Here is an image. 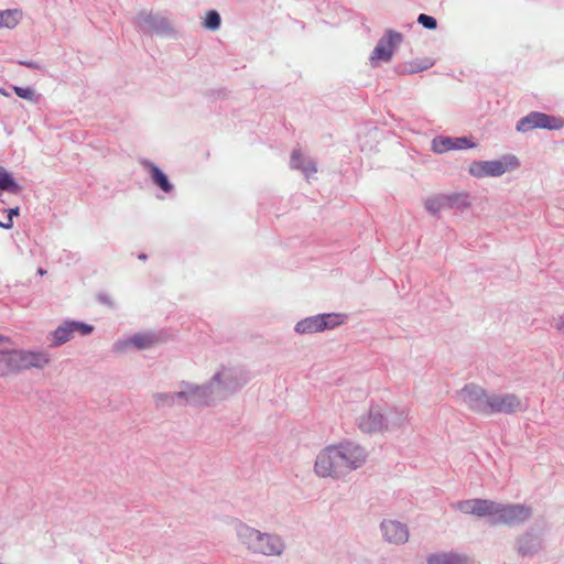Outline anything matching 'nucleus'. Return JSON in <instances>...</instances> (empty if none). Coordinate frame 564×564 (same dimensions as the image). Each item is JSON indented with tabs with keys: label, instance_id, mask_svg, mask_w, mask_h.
<instances>
[{
	"label": "nucleus",
	"instance_id": "obj_1",
	"mask_svg": "<svg viewBox=\"0 0 564 564\" xmlns=\"http://www.w3.org/2000/svg\"><path fill=\"white\" fill-rule=\"evenodd\" d=\"M405 422L404 413L392 410L384 413L380 406L376 405L359 417L358 426L365 433H381L400 429Z\"/></svg>",
	"mask_w": 564,
	"mask_h": 564
},
{
	"label": "nucleus",
	"instance_id": "obj_2",
	"mask_svg": "<svg viewBox=\"0 0 564 564\" xmlns=\"http://www.w3.org/2000/svg\"><path fill=\"white\" fill-rule=\"evenodd\" d=\"M239 535L243 543L254 553L275 555L282 552L283 543L279 536L263 534L251 528H243Z\"/></svg>",
	"mask_w": 564,
	"mask_h": 564
},
{
	"label": "nucleus",
	"instance_id": "obj_3",
	"mask_svg": "<svg viewBox=\"0 0 564 564\" xmlns=\"http://www.w3.org/2000/svg\"><path fill=\"white\" fill-rule=\"evenodd\" d=\"M520 166V161L516 155H503L499 160L477 161L470 164L469 173L478 178L487 176H500L508 171Z\"/></svg>",
	"mask_w": 564,
	"mask_h": 564
},
{
	"label": "nucleus",
	"instance_id": "obj_4",
	"mask_svg": "<svg viewBox=\"0 0 564 564\" xmlns=\"http://www.w3.org/2000/svg\"><path fill=\"white\" fill-rule=\"evenodd\" d=\"M338 449L334 445L325 447L316 457L315 473L323 478H339L345 476Z\"/></svg>",
	"mask_w": 564,
	"mask_h": 564
},
{
	"label": "nucleus",
	"instance_id": "obj_5",
	"mask_svg": "<svg viewBox=\"0 0 564 564\" xmlns=\"http://www.w3.org/2000/svg\"><path fill=\"white\" fill-rule=\"evenodd\" d=\"M563 127L564 121L561 118L536 111L530 112L517 123V130L519 132H528L538 128L558 130Z\"/></svg>",
	"mask_w": 564,
	"mask_h": 564
},
{
	"label": "nucleus",
	"instance_id": "obj_6",
	"mask_svg": "<svg viewBox=\"0 0 564 564\" xmlns=\"http://www.w3.org/2000/svg\"><path fill=\"white\" fill-rule=\"evenodd\" d=\"M459 397L469 410L488 415L490 394L484 388L476 384H467L460 390Z\"/></svg>",
	"mask_w": 564,
	"mask_h": 564
},
{
	"label": "nucleus",
	"instance_id": "obj_7",
	"mask_svg": "<svg viewBox=\"0 0 564 564\" xmlns=\"http://www.w3.org/2000/svg\"><path fill=\"white\" fill-rule=\"evenodd\" d=\"M338 449L345 475L360 468L367 462L366 451L354 443H340L334 445Z\"/></svg>",
	"mask_w": 564,
	"mask_h": 564
},
{
	"label": "nucleus",
	"instance_id": "obj_8",
	"mask_svg": "<svg viewBox=\"0 0 564 564\" xmlns=\"http://www.w3.org/2000/svg\"><path fill=\"white\" fill-rule=\"evenodd\" d=\"M532 514L531 508L524 505H501L498 503L495 524L514 525L528 520Z\"/></svg>",
	"mask_w": 564,
	"mask_h": 564
},
{
	"label": "nucleus",
	"instance_id": "obj_9",
	"mask_svg": "<svg viewBox=\"0 0 564 564\" xmlns=\"http://www.w3.org/2000/svg\"><path fill=\"white\" fill-rule=\"evenodd\" d=\"M524 410L525 406L517 394H490L488 415L495 413L511 414Z\"/></svg>",
	"mask_w": 564,
	"mask_h": 564
},
{
	"label": "nucleus",
	"instance_id": "obj_10",
	"mask_svg": "<svg viewBox=\"0 0 564 564\" xmlns=\"http://www.w3.org/2000/svg\"><path fill=\"white\" fill-rule=\"evenodd\" d=\"M403 35L397 31H388L386 36L381 39L375 50L371 53L372 61H384L391 59L394 48L402 42Z\"/></svg>",
	"mask_w": 564,
	"mask_h": 564
},
{
	"label": "nucleus",
	"instance_id": "obj_11",
	"mask_svg": "<svg viewBox=\"0 0 564 564\" xmlns=\"http://www.w3.org/2000/svg\"><path fill=\"white\" fill-rule=\"evenodd\" d=\"M456 508L467 514L477 517H496L498 502L487 499H469L456 503Z\"/></svg>",
	"mask_w": 564,
	"mask_h": 564
},
{
	"label": "nucleus",
	"instance_id": "obj_12",
	"mask_svg": "<svg viewBox=\"0 0 564 564\" xmlns=\"http://www.w3.org/2000/svg\"><path fill=\"white\" fill-rule=\"evenodd\" d=\"M476 144L467 137L449 138L437 137L432 141V150L435 153H445L451 150H464L475 148Z\"/></svg>",
	"mask_w": 564,
	"mask_h": 564
},
{
	"label": "nucleus",
	"instance_id": "obj_13",
	"mask_svg": "<svg viewBox=\"0 0 564 564\" xmlns=\"http://www.w3.org/2000/svg\"><path fill=\"white\" fill-rule=\"evenodd\" d=\"M93 326L80 323V322H65L63 325L57 327L54 332V344L62 345L68 341L72 338L74 333H79L80 335H88L93 332Z\"/></svg>",
	"mask_w": 564,
	"mask_h": 564
},
{
	"label": "nucleus",
	"instance_id": "obj_14",
	"mask_svg": "<svg viewBox=\"0 0 564 564\" xmlns=\"http://www.w3.org/2000/svg\"><path fill=\"white\" fill-rule=\"evenodd\" d=\"M15 371L30 367L41 368L48 364L45 352L17 351L14 350Z\"/></svg>",
	"mask_w": 564,
	"mask_h": 564
},
{
	"label": "nucleus",
	"instance_id": "obj_15",
	"mask_svg": "<svg viewBox=\"0 0 564 564\" xmlns=\"http://www.w3.org/2000/svg\"><path fill=\"white\" fill-rule=\"evenodd\" d=\"M381 530L387 541L391 543H404L409 539V531L406 527L398 521H383L381 523Z\"/></svg>",
	"mask_w": 564,
	"mask_h": 564
},
{
	"label": "nucleus",
	"instance_id": "obj_16",
	"mask_svg": "<svg viewBox=\"0 0 564 564\" xmlns=\"http://www.w3.org/2000/svg\"><path fill=\"white\" fill-rule=\"evenodd\" d=\"M23 13L20 9L0 11V28L13 29L22 20Z\"/></svg>",
	"mask_w": 564,
	"mask_h": 564
},
{
	"label": "nucleus",
	"instance_id": "obj_17",
	"mask_svg": "<svg viewBox=\"0 0 564 564\" xmlns=\"http://www.w3.org/2000/svg\"><path fill=\"white\" fill-rule=\"evenodd\" d=\"M460 198L465 199L466 196L463 195H454V196H446L443 198L434 197L426 200V208L432 213H437L443 206H454L457 200Z\"/></svg>",
	"mask_w": 564,
	"mask_h": 564
},
{
	"label": "nucleus",
	"instance_id": "obj_18",
	"mask_svg": "<svg viewBox=\"0 0 564 564\" xmlns=\"http://www.w3.org/2000/svg\"><path fill=\"white\" fill-rule=\"evenodd\" d=\"M321 315L307 317L299 322L295 326V330L300 334H312L322 332Z\"/></svg>",
	"mask_w": 564,
	"mask_h": 564
},
{
	"label": "nucleus",
	"instance_id": "obj_19",
	"mask_svg": "<svg viewBox=\"0 0 564 564\" xmlns=\"http://www.w3.org/2000/svg\"><path fill=\"white\" fill-rule=\"evenodd\" d=\"M429 564H467V560L455 553L434 554L427 558Z\"/></svg>",
	"mask_w": 564,
	"mask_h": 564
},
{
	"label": "nucleus",
	"instance_id": "obj_20",
	"mask_svg": "<svg viewBox=\"0 0 564 564\" xmlns=\"http://www.w3.org/2000/svg\"><path fill=\"white\" fill-rule=\"evenodd\" d=\"M149 170L154 184H156L163 192L170 193L173 188L167 180V176L155 165L150 164Z\"/></svg>",
	"mask_w": 564,
	"mask_h": 564
},
{
	"label": "nucleus",
	"instance_id": "obj_21",
	"mask_svg": "<svg viewBox=\"0 0 564 564\" xmlns=\"http://www.w3.org/2000/svg\"><path fill=\"white\" fill-rule=\"evenodd\" d=\"M207 394V388L189 387L187 390L176 394L178 398H185L189 403H200L202 399Z\"/></svg>",
	"mask_w": 564,
	"mask_h": 564
},
{
	"label": "nucleus",
	"instance_id": "obj_22",
	"mask_svg": "<svg viewBox=\"0 0 564 564\" xmlns=\"http://www.w3.org/2000/svg\"><path fill=\"white\" fill-rule=\"evenodd\" d=\"M15 371L13 351H0V376H7Z\"/></svg>",
	"mask_w": 564,
	"mask_h": 564
},
{
	"label": "nucleus",
	"instance_id": "obj_23",
	"mask_svg": "<svg viewBox=\"0 0 564 564\" xmlns=\"http://www.w3.org/2000/svg\"><path fill=\"white\" fill-rule=\"evenodd\" d=\"M0 189L1 191H10L12 193L19 192V185L14 182V180L10 176V174L0 166Z\"/></svg>",
	"mask_w": 564,
	"mask_h": 564
},
{
	"label": "nucleus",
	"instance_id": "obj_24",
	"mask_svg": "<svg viewBox=\"0 0 564 564\" xmlns=\"http://www.w3.org/2000/svg\"><path fill=\"white\" fill-rule=\"evenodd\" d=\"M344 323V316L339 314H323L321 315V324L322 332L325 329H332L336 326H339Z\"/></svg>",
	"mask_w": 564,
	"mask_h": 564
},
{
	"label": "nucleus",
	"instance_id": "obj_25",
	"mask_svg": "<svg viewBox=\"0 0 564 564\" xmlns=\"http://www.w3.org/2000/svg\"><path fill=\"white\" fill-rule=\"evenodd\" d=\"M154 341L155 340L152 335H142V334L134 335L130 339V343L140 349H144V348L152 346V344Z\"/></svg>",
	"mask_w": 564,
	"mask_h": 564
},
{
	"label": "nucleus",
	"instance_id": "obj_26",
	"mask_svg": "<svg viewBox=\"0 0 564 564\" xmlns=\"http://www.w3.org/2000/svg\"><path fill=\"white\" fill-rule=\"evenodd\" d=\"M292 165L296 169H301L306 173V176H310L311 174L316 173V167L314 164L308 163L307 166L302 165V156L299 152H294L292 154Z\"/></svg>",
	"mask_w": 564,
	"mask_h": 564
},
{
	"label": "nucleus",
	"instance_id": "obj_27",
	"mask_svg": "<svg viewBox=\"0 0 564 564\" xmlns=\"http://www.w3.org/2000/svg\"><path fill=\"white\" fill-rule=\"evenodd\" d=\"M220 25V15L217 11L210 10L207 12L204 20V26L209 30H217Z\"/></svg>",
	"mask_w": 564,
	"mask_h": 564
},
{
	"label": "nucleus",
	"instance_id": "obj_28",
	"mask_svg": "<svg viewBox=\"0 0 564 564\" xmlns=\"http://www.w3.org/2000/svg\"><path fill=\"white\" fill-rule=\"evenodd\" d=\"M13 90L20 98L30 101H35V93L33 89L14 86Z\"/></svg>",
	"mask_w": 564,
	"mask_h": 564
},
{
	"label": "nucleus",
	"instance_id": "obj_29",
	"mask_svg": "<svg viewBox=\"0 0 564 564\" xmlns=\"http://www.w3.org/2000/svg\"><path fill=\"white\" fill-rule=\"evenodd\" d=\"M417 22L422 24L425 29L434 30L437 26V22L433 17L421 13L417 18Z\"/></svg>",
	"mask_w": 564,
	"mask_h": 564
},
{
	"label": "nucleus",
	"instance_id": "obj_30",
	"mask_svg": "<svg viewBox=\"0 0 564 564\" xmlns=\"http://www.w3.org/2000/svg\"><path fill=\"white\" fill-rule=\"evenodd\" d=\"M12 226H13V220H11V218L8 219L6 223L0 221L1 228L10 229V228H12Z\"/></svg>",
	"mask_w": 564,
	"mask_h": 564
},
{
	"label": "nucleus",
	"instance_id": "obj_31",
	"mask_svg": "<svg viewBox=\"0 0 564 564\" xmlns=\"http://www.w3.org/2000/svg\"><path fill=\"white\" fill-rule=\"evenodd\" d=\"M555 328L562 334L564 335V319H560L556 324H555Z\"/></svg>",
	"mask_w": 564,
	"mask_h": 564
},
{
	"label": "nucleus",
	"instance_id": "obj_32",
	"mask_svg": "<svg viewBox=\"0 0 564 564\" xmlns=\"http://www.w3.org/2000/svg\"><path fill=\"white\" fill-rule=\"evenodd\" d=\"M8 213H9L8 214V219H10V218L12 219L13 216H18L19 215V207L11 208V209H9Z\"/></svg>",
	"mask_w": 564,
	"mask_h": 564
},
{
	"label": "nucleus",
	"instance_id": "obj_33",
	"mask_svg": "<svg viewBox=\"0 0 564 564\" xmlns=\"http://www.w3.org/2000/svg\"><path fill=\"white\" fill-rule=\"evenodd\" d=\"M40 274H44V271L42 269H39Z\"/></svg>",
	"mask_w": 564,
	"mask_h": 564
},
{
	"label": "nucleus",
	"instance_id": "obj_34",
	"mask_svg": "<svg viewBox=\"0 0 564 564\" xmlns=\"http://www.w3.org/2000/svg\"><path fill=\"white\" fill-rule=\"evenodd\" d=\"M0 93H1V94H3V95H7V94L4 93V90H2V89H0Z\"/></svg>",
	"mask_w": 564,
	"mask_h": 564
},
{
	"label": "nucleus",
	"instance_id": "obj_35",
	"mask_svg": "<svg viewBox=\"0 0 564 564\" xmlns=\"http://www.w3.org/2000/svg\"><path fill=\"white\" fill-rule=\"evenodd\" d=\"M3 339V337L0 335V341Z\"/></svg>",
	"mask_w": 564,
	"mask_h": 564
}]
</instances>
